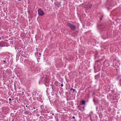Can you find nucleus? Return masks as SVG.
<instances>
[{
  "label": "nucleus",
  "instance_id": "7",
  "mask_svg": "<svg viewBox=\"0 0 121 121\" xmlns=\"http://www.w3.org/2000/svg\"><path fill=\"white\" fill-rule=\"evenodd\" d=\"M78 108L80 110H81L82 107L81 106H78Z\"/></svg>",
  "mask_w": 121,
  "mask_h": 121
},
{
  "label": "nucleus",
  "instance_id": "23",
  "mask_svg": "<svg viewBox=\"0 0 121 121\" xmlns=\"http://www.w3.org/2000/svg\"><path fill=\"white\" fill-rule=\"evenodd\" d=\"M33 109H35V107H34V108H33Z\"/></svg>",
  "mask_w": 121,
  "mask_h": 121
},
{
  "label": "nucleus",
  "instance_id": "17",
  "mask_svg": "<svg viewBox=\"0 0 121 121\" xmlns=\"http://www.w3.org/2000/svg\"><path fill=\"white\" fill-rule=\"evenodd\" d=\"M92 5H91L90 6H89V7L90 8H91L92 7Z\"/></svg>",
  "mask_w": 121,
  "mask_h": 121
},
{
  "label": "nucleus",
  "instance_id": "14",
  "mask_svg": "<svg viewBox=\"0 0 121 121\" xmlns=\"http://www.w3.org/2000/svg\"><path fill=\"white\" fill-rule=\"evenodd\" d=\"M3 58V57L2 56H0V60L1 59H3V58Z\"/></svg>",
  "mask_w": 121,
  "mask_h": 121
},
{
  "label": "nucleus",
  "instance_id": "5",
  "mask_svg": "<svg viewBox=\"0 0 121 121\" xmlns=\"http://www.w3.org/2000/svg\"><path fill=\"white\" fill-rule=\"evenodd\" d=\"M100 16L101 17H99V18L100 20H101L102 19V18L103 17L104 15L103 14H101L100 15Z\"/></svg>",
  "mask_w": 121,
  "mask_h": 121
},
{
  "label": "nucleus",
  "instance_id": "16",
  "mask_svg": "<svg viewBox=\"0 0 121 121\" xmlns=\"http://www.w3.org/2000/svg\"><path fill=\"white\" fill-rule=\"evenodd\" d=\"M106 62V60H105V61H104V63H103L105 65V62Z\"/></svg>",
  "mask_w": 121,
  "mask_h": 121
},
{
  "label": "nucleus",
  "instance_id": "28",
  "mask_svg": "<svg viewBox=\"0 0 121 121\" xmlns=\"http://www.w3.org/2000/svg\"><path fill=\"white\" fill-rule=\"evenodd\" d=\"M39 55H41V53H39Z\"/></svg>",
  "mask_w": 121,
  "mask_h": 121
},
{
  "label": "nucleus",
  "instance_id": "8",
  "mask_svg": "<svg viewBox=\"0 0 121 121\" xmlns=\"http://www.w3.org/2000/svg\"><path fill=\"white\" fill-rule=\"evenodd\" d=\"M24 114L26 115L28 114V112L27 111H26L24 112Z\"/></svg>",
  "mask_w": 121,
  "mask_h": 121
},
{
  "label": "nucleus",
  "instance_id": "30",
  "mask_svg": "<svg viewBox=\"0 0 121 121\" xmlns=\"http://www.w3.org/2000/svg\"><path fill=\"white\" fill-rule=\"evenodd\" d=\"M98 109L97 107V108H96V109Z\"/></svg>",
  "mask_w": 121,
  "mask_h": 121
},
{
  "label": "nucleus",
  "instance_id": "1",
  "mask_svg": "<svg viewBox=\"0 0 121 121\" xmlns=\"http://www.w3.org/2000/svg\"><path fill=\"white\" fill-rule=\"evenodd\" d=\"M67 26L72 30H75L76 29V27L74 25L70 23H68L67 24Z\"/></svg>",
  "mask_w": 121,
  "mask_h": 121
},
{
  "label": "nucleus",
  "instance_id": "25",
  "mask_svg": "<svg viewBox=\"0 0 121 121\" xmlns=\"http://www.w3.org/2000/svg\"><path fill=\"white\" fill-rule=\"evenodd\" d=\"M26 107H27V105H26Z\"/></svg>",
  "mask_w": 121,
  "mask_h": 121
},
{
  "label": "nucleus",
  "instance_id": "4",
  "mask_svg": "<svg viewBox=\"0 0 121 121\" xmlns=\"http://www.w3.org/2000/svg\"><path fill=\"white\" fill-rule=\"evenodd\" d=\"M48 82V81L47 79H45L44 81V83L45 84V83H47Z\"/></svg>",
  "mask_w": 121,
  "mask_h": 121
},
{
  "label": "nucleus",
  "instance_id": "11",
  "mask_svg": "<svg viewBox=\"0 0 121 121\" xmlns=\"http://www.w3.org/2000/svg\"><path fill=\"white\" fill-rule=\"evenodd\" d=\"M45 85L47 86H48L49 85V84L48 83H47H47H45Z\"/></svg>",
  "mask_w": 121,
  "mask_h": 121
},
{
  "label": "nucleus",
  "instance_id": "12",
  "mask_svg": "<svg viewBox=\"0 0 121 121\" xmlns=\"http://www.w3.org/2000/svg\"><path fill=\"white\" fill-rule=\"evenodd\" d=\"M71 90H73V92H74L75 91V89H73L72 88L71 89Z\"/></svg>",
  "mask_w": 121,
  "mask_h": 121
},
{
  "label": "nucleus",
  "instance_id": "6",
  "mask_svg": "<svg viewBox=\"0 0 121 121\" xmlns=\"http://www.w3.org/2000/svg\"><path fill=\"white\" fill-rule=\"evenodd\" d=\"M86 101L84 100H82V104L85 105V104Z\"/></svg>",
  "mask_w": 121,
  "mask_h": 121
},
{
  "label": "nucleus",
  "instance_id": "18",
  "mask_svg": "<svg viewBox=\"0 0 121 121\" xmlns=\"http://www.w3.org/2000/svg\"><path fill=\"white\" fill-rule=\"evenodd\" d=\"M73 119H75V117L74 116H73Z\"/></svg>",
  "mask_w": 121,
  "mask_h": 121
},
{
  "label": "nucleus",
  "instance_id": "21",
  "mask_svg": "<svg viewBox=\"0 0 121 121\" xmlns=\"http://www.w3.org/2000/svg\"><path fill=\"white\" fill-rule=\"evenodd\" d=\"M90 120L91 121H92V117L91 118H90Z\"/></svg>",
  "mask_w": 121,
  "mask_h": 121
},
{
  "label": "nucleus",
  "instance_id": "27",
  "mask_svg": "<svg viewBox=\"0 0 121 121\" xmlns=\"http://www.w3.org/2000/svg\"><path fill=\"white\" fill-rule=\"evenodd\" d=\"M39 96H39V97H41V95H39Z\"/></svg>",
  "mask_w": 121,
  "mask_h": 121
},
{
  "label": "nucleus",
  "instance_id": "15",
  "mask_svg": "<svg viewBox=\"0 0 121 121\" xmlns=\"http://www.w3.org/2000/svg\"><path fill=\"white\" fill-rule=\"evenodd\" d=\"M89 116L90 117V118L92 117L91 115L90 114H89Z\"/></svg>",
  "mask_w": 121,
  "mask_h": 121
},
{
  "label": "nucleus",
  "instance_id": "10",
  "mask_svg": "<svg viewBox=\"0 0 121 121\" xmlns=\"http://www.w3.org/2000/svg\"><path fill=\"white\" fill-rule=\"evenodd\" d=\"M37 98L38 99H39V100H40L41 99V98H40V97L39 98V97H38V96H37Z\"/></svg>",
  "mask_w": 121,
  "mask_h": 121
},
{
  "label": "nucleus",
  "instance_id": "9",
  "mask_svg": "<svg viewBox=\"0 0 121 121\" xmlns=\"http://www.w3.org/2000/svg\"><path fill=\"white\" fill-rule=\"evenodd\" d=\"M35 94H34L32 96H34V95H37V96H38V93H35Z\"/></svg>",
  "mask_w": 121,
  "mask_h": 121
},
{
  "label": "nucleus",
  "instance_id": "22",
  "mask_svg": "<svg viewBox=\"0 0 121 121\" xmlns=\"http://www.w3.org/2000/svg\"><path fill=\"white\" fill-rule=\"evenodd\" d=\"M83 109H84V110H85V108H84V107H83Z\"/></svg>",
  "mask_w": 121,
  "mask_h": 121
},
{
  "label": "nucleus",
  "instance_id": "24",
  "mask_svg": "<svg viewBox=\"0 0 121 121\" xmlns=\"http://www.w3.org/2000/svg\"><path fill=\"white\" fill-rule=\"evenodd\" d=\"M21 0H18V1H21Z\"/></svg>",
  "mask_w": 121,
  "mask_h": 121
},
{
  "label": "nucleus",
  "instance_id": "19",
  "mask_svg": "<svg viewBox=\"0 0 121 121\" xmlns=\"http://www.w3.org/2000/svg\"><path fill=\"white\" fill-rule=\"evenodd\" d=\"M63 86V84H61V86L62 87Z\"/></svg>",
  "mask_w": 121,
  "mask_h": 121
},
{
  "label": "nucleus",
  "instance_id": "20",
  "mask_svg": "<svg viewBox=\"0 0 121 121\" xmlns=\"http://www.w3.org/2000/svg\"><path fill=\"white\" fill-rule=\"evenodd\" d=\"M9 101H11V98H9Z\"/></svg>",
  "mask_w": 121,
  "mask_h": 121
},
{
  "label": "nucleus",
  "instance_id": "29",
  "mask_svg": "<svg viewBox=\"0 0 121 121\" xmlns=\"http://www.w3.org/2000/svg\"><path fill=\"white\" fill-rule=\"evenodd\" d=\"M52 115H54V114L53 113H52Z\"/></svg>",
  "mask_w": 121,
  "mask_h": 121
},
{
  "label": "nucleus",
  "instance_id": "3",
  "mask_svg": "<svg viewBox=\"0 0 121 121\" xmlns=\"http://www.w3.org/2000/svg\"><path fill=\"white\" fill-rule=\"evenodd\" d=\"M1 61L2 63H3V64H4L6 63V62L5 60H4L2 59H1L0 60Z\"/></svg>",
  "mask_w": 121,
  "mask_h": 121
},
{
  "label": "nucleus",
  "instance_id": "2",
  "mask_svg": "<svg viewBox=\"0 0 121 121\" xmlns=\"http://www.w3.org/2000/svg\"><path fill=\"white\" fill-rule=\"evenodd\" d=\"M38 14L40 16H42L44 14V12L40 9H38Z\"/></svg>",
  "mask_w": 121,
  "mask_h": 121
},
{
  "label": "nucleus",
  "instance_id": "13",
  "mask_svg": "<svg viewBox=\"0 0 121 121\" xmlns=\"http://www.w3.org/2000/svg\"><path fill=\"white\" fill-rule=\"evenodd\" d=\"M119 84L120 85V86H121V79L120 80Z\"/></svg>",
  "mask_w": 121,
  "mask_h": 121
},
{
  "label": "nucleus",
  "instance_id": "26",
  "mask_svg": "<svg viewBox=\"0 0 121 121\" xmlns=\"http://www.w3.org/2000/svg\"><path fill=\"white\" fill-rule=\"evenodd\" d=\"M94 99H93V101H94V102H95V100H94Z\"/></svg>",
  "mask_w": 121,
  "mask_h": 121
}]
</instances>
